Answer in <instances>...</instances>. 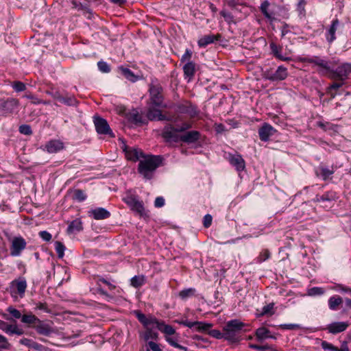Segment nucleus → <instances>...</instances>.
<instances>
[{"instance_id":"1","label":"nucleus","mask_w":351,"mask_h":351,"mask_svg":"<svg viewBox=\"0 0 351 351\" xmlns=\"http://www.w3.org/2000/svg\"><path fill=\"white\" fill-rule=\"evenodd\" d=\"M302 62L313 64L330 73V77L336 81L345 82L351 73V64L343 63L336 69H331L329 61L319 56L304 57L300 58Z\"/></svg>"},{"instance_id":"2","label":"nucleus","mask_w":351,"mask_h":351,"mask_svg":"<svg viewBox=\"0 0 351 351\" xmlns=\"http://www.w3.org/2000/svg\"><path fill=\"white\" fill-rule=\"evenodd\" d=\"M163 157L160 155H145L140 160L138 166V173L146 180H151L158 167L162 165Z\"/></svg>"},{"instance_id":"3","label":"nucleus","mask_w":351,"mask_h":351,"mask_svg":"<svg viewBox=\"0 0 351 351\" xmlns=\"http://www.w3.org/2000/svg\"><path fill=\"white\" fill-rule=\"evenodd\" d=\"M245 326V324L239 319L228 321L223 328V331L225 332V339L232 343L239 341Z\"/></svg>"},{"instance_id":"4","label":"nucleus","mask_w":351,"mask_h":351,"mask_svg":"<svg viewBox=\"0 0 351 351\" xmlns=\"http://www.w3.org/2000/svg\"><path fill=\"white\" fill-rule=\"evenodd\" d=\"M149 104L155 107L165 108L163 104L162 87L157 80H152L149 84Z\"/></svg>"},{"instance_id":"5","label":"nucleus","mask_w":351,"mask_h":351,"mask_svg":"<svg viewBox=\"0 0 351 351\" xmlns=\"http://www.w3.org/2000/svg\"><path fill=\"white\" fill-rule=\"evenodd\" d=\"M3 317L11 322H14V324H8L3 320L0 319V329L4 331L5 333L11 335H22L24 333V330L19 328L17 324H16V321L13 319L12 317H10L8 314L3 313L2 315Z\"/></svg>"},{"instance_id":"6","label":"nucleus","mask_w":351,"mask_h":351,"mask_svg":"<svg viewBox=\"0 0 351 351\" xmlns=\"http://www.w3.org/2000/svg\"><path fill=\"white\" fill-rule=\"evenodd\" d=\"M19 106V101L14 98L0 99V112L3 115L12 114Z\"/></svg>"},{"instance_id":"7","label":"nucleus","mask_w":351,"mask_h":351,"mask_svg":"<svg viewBox=\"0 0 351 351\" xmlns=\"http://www.w3.org/2000/svg\"><path fill=\"white\" fill-rule=\"evenodd\" d=\"M123 201L132 210L136 212L140 216L146 215L143 202L139 201L136 196L128 195L124 197Z\"/></svg>"},{"instance_id":"8","label":"nucleus","mask_w":351,"mask_h":351,"mask_svg":"<svg viewBox=\"0 0 351 351\" xmlns=\"http://www.w3.org/2000/svg\"><path fill=\"white\" fill-rule=\"evenodd\" d=\"M27 242L21 236L14 237L11 241L10 256H19L26 248Z\"/></svg>"},{"instance_id":"9","label":"nucleus","mask_w":351,"mask_h":351,"mask_svg":"<svg viewBox=\"0 0 351 351\" xmlns=\"http://www.w3.org/2000/svg\"><path fill=\"white\" fill-rule=\"evenodd\" d=\"M94 124L96 131L99 134L109 135L110 137H114V135L110 129L107 121L100 117H94Z\"/></svg>"},{"instance_id":"10","label":"nucleus","mask_w":351,"mask_h":351,"mask_svg":"<svg viewBox=\"0 0 351 351\" xmlns=\"http://www.w3.org/2000/svg\"><path fill=\"white\" fill-rule=\"evenodd\" d=\"M179 132L176 130L175 126L169 124L164 128L162 136L167 141L179 143L182 142V134H178Z\"/></svg>"},{"instance_id":"11","label":"nucleus","mask_w":351,"mask_h":351,"mask_svg":"<svg viewBox=\"0 0 351 351\" xmlns=\"http://www.w3.org/2000/svg\"><path fill=\"white\" fill-rule=\"evenodd\" d=\"M179 132L176 130L175 126L169 124L164 128L162 136L167 141L179 143L182 142V134H178Z\"/></svg>"},{"instance_id":"12","label":"nucleus","mask_w":351,"mask_h":351,"mask_svg":"<svg viewBox=\"0 0 351 351\" xmlns=\"http://www.w3.org/2000/svg\"><path fill=\"white\" fill-rule=\"evenodd\" d=\"M175 110L180 114H186L191 117H194L197 114L196 108L189 101L177 104Z\"/></svg>"},{"instance_id":"13","label":"nucleus","mask_w":351,"mask_h":351,"mask_svg":"<svg viewBox=\"0 0 351 351\" xmlns=\"http://www.w3.org/2000/svg\"><path fill=\"white\" fill-rule=\"evenodd\" d=\"M122 148L125 152L126 158L134 162L137 160L140 161V160L143 159V156H145L141 149L130 147L125 144Z\"/></svg>"},{"instance_id":"14","label":"nucleus","mask_w":351,"mask_h":351,"mask_svg":"<svg viewBox=\"0 0 351 351\" xmlns=\"http://www.w3.org/2000/svg\"><path fill=\"white\" fill-rule=\"evenodd\" d=\"M229 162L235 167L237 171H241L245 169V162L240 154H228Z\"/></svg>"},{"instance_id":"15","label":"nucleus","mask_w":351,"mask_h":351,"mask_svg":"<svg viewBox=\"0 0 351 351\" xmlns=\"http://www.w3.org/2000/svg\"><path fill=\"white\" fill-rule=\"evenodd\" d=\"M154 106H149L147 112V117L150 121L158 120V121H171V119L167 116L162 114L160 110L154 107Z\"/></svg>"},{"instance_id":"16","label":"nucleus","mask_w":351,"mask_h":351,"mask_svg":"<svg viewBox=\"0 0 351 351\" xmlns=\"http://www.w3.org/2000/svg\"><path fill=\"white\" fill-rule=\"evenodd\" d=\"M348 326L349 323L348 322H335L328 324L326 330H327L329 333L335 335L345 331Z\"/></svg>"},{"instance_id":"17","label":"nucleus","mask_w":351,"mask_h":351,"mask_svg":"<svg viewBox=\"0 0 351 351\" xmlns=\"http://www.w3.org/2000/svg\"><path fill=\"white\" fill-rule=\"evenodd\" d=\"M276 131V130L270 124L267 123H264L258 130L260 139L264 142L267 141L269 137L274 134Z\"/></svg>"},{"instance_id":"18","label":"nucleus","mask_w":351,"mask_h":351,"mask_svg":"<svg viewBox=\"0 0 351 351\" xmlns=\"http://www.w3.org/2000/svg\"><path fill=\"white\" fill-rule=\"evenodd\" d=\"M201 138V134L197 130H191L182 134V142L186 144L197 143Z\"/></svg>"},{"instance_id":"19","label":"nucleus","mask_w":351,"mask_h":351,"mask_svg":"<svg viewBox=\"0 0 351 351\" xmlns=\"http://www.w3.org/2000/svg\"><path fill=\"white\" fill-rule=\"evenodd\" d=\"M177 322L181 325H184L190 328L196 327L198 331L208 330L212 326V325L210 324H205L200 322H189L186 319L178 321Z\"/></svg>"},{"instance_id":"20","label":"nucleus","mask_w":351,"mask_h":351,"mask_svg":"<svg viewBox=\"0 0 351 351\" xmlns=\"http://www.w3.org/2000/svg\"><path fill=\"white\" fill-rule=\"evenodd\" d=\"M27 288V282L25 279L16 280L12 282V293H17L23 298Z\"/></svg>"},{"instance_id":"21","label":"nucleus","mask_w":351,"mask_h":351,"mask_svg":"<svg viewBox=\"0 0 351 351\" xmlns=\"http://www.w3.org/2000/svg\"><path fill=\"white\" fill-rule=\"evenodd\" d=\"M33 327L39 335L45 336H49L53 332V329L49 324L43 322L40 319L36 322V325L33 326Z\"/></svg>"},{"instance_id":"22","label":"nucleus","mask_w":351,"mask_h":351,"mask_svg":"<svg viewBox=\"0 0 351 351\" xmlns=\"http://www.w3.org/2000/svg\"><path fill=\"white\" fill-rule=\"evenodd\" d=\"M89 216L93 217L95 220H103L110 217V213L104 208H96L90 210Z\"/></svg>"},{"instance_id":"23","label":"nucleus","mask_w":351,"mask_h":351,"mask_svg":"<svg viewBox=\"0 0 351 351\" xmlns=\"http://www.w3.org/2000/svg\"><path fill=\"white\" fill-rule=\"evenodd\" d=\"M135 315L138 320L146 328L154 324H156L157 326L159 322L156 318L153 317H147L139 311H135Z\"/></svg>"},{"instance_id":"24","label":"nucleus","mask_w":351,"mask_h":351,"mask_svg":"<svg viewBox=\"0 0 351 351\" xmlns=\"http://www.w3.org/2000/svg\"><path fill=\"white\" fill-rule=\"evenodd\" d=\"M45 148L50 154L57 153L64 149V143L59 140H51L46 143Z\"/></svg>"},{"instance_id":"25","label":"nucleus","mask_w":351,"mask_h":351,"mask_svg":"<svg viewBox=\"0 0 351 351\" xmlns=\"http://www.w3.org/2000/svg\"><path fill=\"white\" fill-rule=\"evenodd\" d=\"M221 38L220 34L205 35L199 39L197 43L200 47H205L208 45L213 43L215 40H219Z\"/></svg>"},{"instance_id":"26","label":"nucleus","mask_w":351,"mask_h":351,"mask_svg":"<svg viewBox=\"0 0 351 351\" xmlns=\"http://www.w3.org/2000/svg\"><path fill=\"white\" fill-rule=\"evenodd\" d=\"M121 74L128 80L131 82H136L140 79L138 75H135L130 69L128 68L121 66L118 68Z\"/></svg>"},{"instance_id":"27","label":"nucleus","mask_w":351,"mask_h":351,"mask_svg":"<svg viewBox=\"0 0 351 351\" xmlns=\"http://www.w3.org/2000/svg\"><path fill=\"white\" fill-rule=\"evenodd\" d=\"M339 21L338 19H335L332 21V23L326 34V40L329 43H332L335 39V32L337 27L339 26Z\"/></svg>"},{"instance_id":"28","label":"nucleus","mask_w":351,"mask_h":351,"mask_svg":"<svg viewBox=\"0 0 351 351\" xmlns=\"http://www.w3.org/2000/svg\"><path fill=\"white\" fill-rule=\"evenodd\" d=\"M287 76V69L284 66H279L273 74V82L284 80Z\"/></svg>"},{"instance_id":"29","label":"nucleus","mask_w":351,"mask_h":351,"mask_svg":"<svg viewBox=\"0 0 351 351\" xmlns=\"http://www.w3.org/2000/svg\"><path fill=\"white\" fill-rule=\"evenodd\" d=\"M270 49L271 50L272 53L274 54V56L276 58H278V59H279L280 60H282V61H290V60H291V58H290V57H285V56H283L281 54L282 47L278 46L274 43H270Z\"/></svg>"},{"instance_id":"30","label":"nucleus","mask_w":351,"mask_h":351,"mask_svg":"<svg viewBox=\"0 0 351 351\" xmlns=\"http://www.w3.org/2000/svg\"><path fill=\"white\" fill-rule=\"evenodd\" d=\"M195 63L193 62H187L183 66L184 74L189 80H191L195 73Z\"/></svg>"},{"instance_id":"31","label":"nucleus","mask_w":351,"mask_h":351,"mask_svg":"<svg viewBox=\"0 0 351 351\" xmlns=\"http://www.w3.org/2000/svg\"><path fill=\"white\" fill-rule=\"evenodd\" d=\"M82 230V223L80 219L73 220L67 228V233L73 234L78 232Z\"/></svg>"},{"instance_id":"32","label":"nucleus","mask_w":351,"mask_h":351,"mask_svg":"<svg viewBox=\"0 0 351 351\" xmlns=\"http://www.w3.org/2000/svg\"><path fill=\"white\" fill-rule=\"evenodd\" d=\"M256 337L259 341H262L267 338H274V337L270 335L269 330L265 327L258 328L256 330Z\"/></svg>"},{"instance_id":"33","label":"nucleus","mask_w":351,"mask_h":351,"mask_svg":"<svg viewBox=\"0 0 351 351\" xmlns=\"http://www.w3.org/2000/svg\"><path fill=\"white\" fill-rule=\"evenodd\" d=\"M335 194L333 192H326L322 195H316L314 198L313 201L315 202H325L328 201L331 202L335 200Z\"/></svg>"},{"instance_id":"34","label":"nucleus","mask_w":351,"mask_h":351,"mask_svg":"<svg viewBox=\"0 0 351 351\" xmlns=\"http://www.w3.org/2000/svg\"><path fill=\"white\" fill-rule=\"evenodd\" d=\"M334 173L333 169H329L327 167H319L318 170L316 171L317 176H321L324 180H326Z\"/></svg>"},{"instance_id":"35","label":"nucleus","mask_w":351,"mask_h":351,"mask_svg":"<svg viewBox=\"0 0 351 351\" xmlns=\"http://www.w3.org/2000/svg\"><path fill=\"white\" fill-rule=\"evenodd\" d=\"M269 2L267 0H265L261 5L260 10L264 16L270 21H274L275 19L273 16V14L269 12L268 8L269 6Z\"/></svg>"},{"instance_id":"36","label":"nucleus","mask_w":351,"mask_h":351,"mask_svg":"<svg viewBox=\"0 0 351 351\" xmlns=\"http://www.w3.org/2000/svg\"><path fill=\"white\" fill-rule=\"evenodd\" d=\"M59 101L69 106H76L77 104V101L75 97L68 94L65 96L61 95Z\"/></svg>"},{"instance_id":"37","label":"nucleus","mask_w":351,"mask_h":351,"mask_svg":"<svg viewBox=\"0 0 351 351\" xmlns=\"http://www.w3.org/2000/svg\"><path fill=\"white\" fill-rule=\"evenodd\" d=\"M38 321H39V319L32 313L28 315H23L21 317V322L29 325H36Z\"/></svg>"},{"instance_id":"38","label":"nucleus","mask_w":351,"mask_h":351,"mask_svg":"<svg viewBox=\"0 0 351 351\" xmlns=\"http://www.w3.org/2000/svg\"><path fill=\"white\" fill-rule=\"evenodd\" d=\"M157 328L162 332L167 335H171L176 332L175 329L170 325H166L163 323L158 322L157 325Z\"/></svg>"},{"instance_id":"39","label":"nucleus","mask_w":351,"mask_h":351,"mask_svg":"<svg viewBox=\"0 0 351 351\" xmlns=\"http://www.w3.org/2000/svg\"><path fill=\"white\" fill-rule=\"evenodd\" d=\"M343 302L340 296H332L328 300V306L331 310H337L339 305Z\"/></svg>"},{"instance_id":"40","label":"nucleus","mask_w":351,"mask_h":351,"mask_svg":"<svg viewBox=\"0 0 351 351\" xmlns=\"http://www.w3.org/2000/svg\"><path fill=\"white\" fill-rule=\"evenodd\" d=\"M145 282V278L144 276H134L131 279V285L135 288H138L143 286Z\"/></svg>"},{"instance_id":"41","label":"nucleus","mask_w":351,"mask_h":351,"mask_svg":"<svg viewBox=\"0 0 351 351\" xmlns=\"http://www.w3.org/2000/svg\"><path fill=\"white\" fill-rule=\"evenodd\" d=\"M55 250L57 252L59 258H63L64 255V250L66 249L64 245L60 241H56L54 243Z\"/></svg>"},{"instance_id":"42","label":"nucleus","mask_w":351,"mask_h":351,"mask_svg":"<svg viewBox=\"0 0 351 351\" xmlns=\"http://www.w3.org/2000/svg\"><path fill=\"white\" fill-rule=\"evenodd\" d=\"M195 293V289L189 288V289H184V290L181 291L179 293V296L182 299L186 300V298H190V297L194 295Z\"/></svg>"},{"instance_id":"43","label":"nucleus","mask_w":351,"mask_h":351,"mask_svg":"<svg viewBox=\"0 0 351 351\" xmlns=\"http://www.w3.org/2000/svg\"><path fill=\"white\" fill-rule=\"evenodd\" d=\"M249 347L252 349L256 350L258 351H273V348L271 346L265 344L263 346H258L256 344H250Z\"/></svg>"},{"instance_id":"44","label":"nucleus","mask_w":351,"mask_h":351,"mask_svg":"<svg viewBox=\"0 0 351 351\" xmlns=\"http://www.w3.org/2000/svg\"><path fill=\"white\" fill-rule=\"evenodd\" d=\"M73 198L79 202L84 201L86 195L81 189H75L73 192Z\"/></svg>"},{"instance_id":"45","label":"nucleus","mask_w":351,"mask_h":351,"mask_svg":"<svg viewBox=\"0 0 351 351\" xmlns=\"http://www.w3.org/2000/svg\"><path fill=\"white\" fill-rule=\"evenodd\" d=\"M220 14L222 17H223V19H225V21L228 23H234V16L233 15L230 13V12H227L226 10L223 9L221 12H220Z\"/></svg>"},{"instance_id":"46","label":"nucleus","mask_w":351,"mask_h":351,"mask_svg":"<svg viewBox=\"0 0 351 351\" xmlns=\"http://www.w3.org/2000/svg\"><path fill=\"white\" fill-rule=\"evenodd\" d=\"M176 130L180 132H186L187 130L192 128V125L188 122H183L180 125H176L175 126Z\"/></svg>"},{"instance_id":"47","label":"nucleus","mask_w":351,"mask_h":351,"mask_svg":"<svg viewBox=\"0 0 351 351\" xmlns=\"http://www.w3.org/2000/svg\"><path fill=\"white\" fill-rule=\"evenodd\" d=\"M274 303H269L267 305H265L263 307L262 312L261 313V315H273L274 313L273 309H274Z\"/></svg>"},{"instance_id":"48","label":"nucleus","mask_w":351,"mask_h":351,"mask_svg":"<svg viewBox=\"0 0 351 351\" xmlns=\"http://www.w3.org/2000/svg\"><path fill=\"white\" fill-rule=\"evenodd\" d=\"M12 88L16 92H21L24 91L26 89V85L22 82L15 81L12 84Z\"/></svg>"},{"instance_id":"49","label":"nucleus","mask_w":351,"mask_h":351,"mask_svg":"<svg viewBox=\"0 0 351 351\" xmlns=\"http://www.w3.org/2000/svg\"><path fill=\"white\" fill-rule=\"evenodd\" d=\"M98 69L102 73H109L110 71V66L104 61H99L97 62Z\"/></svg>"},{"instance_id":"50","label":"nucleus","mask_w":351,"mask_h":351,"mask_svg":"<svg viewBox=\"0 0 351 351\" xmlns=\"http://www.w3.org/2000/svg\"><path fill=\"white\" fill-rule=\"evenodd\" d=\"M324 290L321 287H315L310 289L308 291V294L311 296L320 295L324 294Z\"/></svg>"},{"instance_id":"51","label":"nucleus","mask_w":351,"mask_h":351,"mask_svg":"<svg viewBox=\"0 0 351 351\" xmlns=\"http://www.w3.org/2000/svg\"><path fill=\"white\" fill-rule=\"evenodd\" d=\"M7 311L12 316L13 318L14 319H20L22 317V315L21 313V312L14 308V307L12 306H9L8 308H7Z\"/></svg>"},{"instance_id":"52","label":"nucleus","mask_w":351,"mask_h":351,"mask_svg":"<svg viewBox=\"0 0 351 351\" xmlns=\"http://www.w3.org/2000/svg\"><path fill=\"white\" fill-rule=\"evenodd\" d=\"M19 130V132L23 134L31 135L32 134V128L29 125L23 124L20 125Z\"/></svg>"},{"instance_id":"53","label":"nucleus","mask_w":351,"mask_h":351,"mask_svg":"<svg viewBox=\"0 0 351 351\" xmlns=\"http://www.w3.org/2000/svg\"><path fill=\"white\" fill-rule=\"evenodd\" d=\"M322 348L324 350H330V351H339V348L334 346L332 344L326 341H323L322 342Z\"/></svg>"},{"instance_id":"54","label":"nucleus","mask_w":351,"mask_h":351,"mask_svg":"<svg viewBox=\"0 0 351 351\" xmlns=\"http://www.w3.org/2000/svg\"><path fill=\"white\" fill-rule=\"evenodd\" d=\"M209 334L216 338V339H225V332L223 331L222 332L221 331H219V330H212L210 331Z\"/></svg>"},{"instance_id":"55","label":"nucleus","mask_w":351,"mask_h":351,"mask_svg":"<svg viewBox=\"0 0 351 351\" xmlns=\"http://www.w3.org/2000/svg\"><path fill=\"white\" fill-rule=\"evenodd\" d=\"M130 119L135 123H143L141 115L136 111L131 114Z\"/></svg>"},{"instance_id":"56","label":"nucleus","mask_w":351,"mask_h":351,"mask_svg":"<svg viewBox=\"0 0 351 351\" xmlns=\"http://www.w3.org/2000/svg\"><path fill=\"white\" fill-rule=\"evenodd\" d=\"M270 257V252L268 250H264L261 252L258 259L259 263H262Z\"/></svg>"},{"instance_id":"57","label":"nucleus","mask_w":351,"mask_h":351,"mask_svg":"<svg viewBox=\"0 0 351 351\" xmlns=\"http://www.w3.org/2000/svg\"><path fill=\"white\" fill-rule=\"evenodd\" d=\"M38 235L45 241H50L52 238L51 234L46 230L39 232Z\"/></svg>"},{"instance_id":"58","label":"nucleus","mask_w":351,"mask_h":351,"mask_svg":"<svg viewBox=\"0 0 351 351\" xmlns=\"http://www.w3.org/2000/svg\"><path fill=\"white\" fill-rule=\"evenodd\" d=\"M192 51L191 49H186V51H185V53L182 55V58H181V62H191L190 60L192 57Z\"/></svg>"},{"instance_id":"59","label":"nucleus","mask_w":351,"mask_h":351,"mask_svg":"<svg viewBox=\"0 0 351 351\" xmlns=\"http://www.w3.org/2000/svg\"><path fill=\"white\" fill-rule=\"evenodd\" d=\"M35 309L40 310L46 313H49L50 309L49 308L47 303L45 302H38L36 304Z\"/></svg>"},{"instance_id":"60","label":"nucleus","mask_w":351,"mask_h":351,"mask_svg":"<svg viewBox=\"0 0 351 351\" xmlns=\"http://www.w3.org/2000/svg\"><path fill=\"white\" fill-rule=\"evenodd\" d=\"M225 3L232 10H238L239 0H225Z\"/></svg>"},{"instance_id":"61","label":"nucleus","mask_w":351,"mask_h":351,"mask_svg":"<svg viewBox=\"0 0 351 351\" xmlns=\"http://www.w3.org/2000/svg\"><path fill=\"white\" fill-rule=\"evenodd\" d=\"M23 97L27 99H31L32 103L34 104H40L43 102L42 99H38V97H35L32 94H26Z\"/></svg>"},{"instance_id":"62","label":"nucleus","mask_w":351,"mask_h":351,"mask_svg":"<svg viewBox=\"0 0 351 351\" xmlns=\"http://www.w3.org/2000/svg\"><path fill=\"white\" fill-rule=\"evenodd\" d=\"M213 221V217L210 215L207 214L204 217L203 224L204 226L206 228H209L211 226Z\"/></svg>"},{"instance_id":"63","label":"nucleus","mask_w":351,"mask_h":351,"mask_svg":"<svg viewBox=\"0 0 351 351\" xmlns=\"http://www.w3.org/2000/svg\"><path fill=\"white\" fill-rule=\"evenodd\" d=\"M145 339H147V340L149 339H156L158 337V333L153 331L151 329L147 328V330H146V332H145Z\"/></svg>"},{"instance_id":"64","label":"nucleus","mask_w":351,"mask_h":351,"mask_svg":"<svg viewBox=\"0 0 351 351\" xmlns=\"http://www.w3.org/2000/svg\"><path fill=\"white\" fill-rule=\"evenodd\" d=\"M280 328L285 330H297L300 328V325L295 324H282Z\"/></svg>"}]
</instances>
